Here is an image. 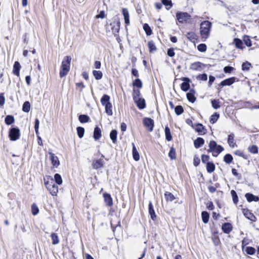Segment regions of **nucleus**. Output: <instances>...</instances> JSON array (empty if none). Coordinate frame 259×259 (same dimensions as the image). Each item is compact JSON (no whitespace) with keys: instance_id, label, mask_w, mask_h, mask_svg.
Wrapping results in <instances>:
<instances>
[{"instance_id":"f257e3e1","label":"nucleus","mask_w":259,"mask_h":259,"mask_svg":"<svg viewBox=\"0 0 259 259\" xmlns=\"http://www.w3.org/2000/svg\"><path fill=\"white\" fill-rule=\"evenodd\" d=\"M71 57L69 56L65 57L62 62L59 75L61 78L65 76L70 70Z\"/></svg>"},{"instance_id":"f03ea898","label":"nucleus","mask_w":259,"mask_h":259,"mask_svg":"<svg viewBox=\"0 0 259 259\" xmlns=\"http://www.w3.org/2000/svg\"><path fill=\"white\" fill-rule=\"evenodd\" d=\"M44 181L45 185L50 193L53 196H57L58 187L55 185L54 179L51 178L50 180L46 181V179L44 178Z\"/></svg>"},{"instance_id":"7ed1b4c3","label":"nucleus","mask_w":259,"mask_h":259,"mask_svg":"<svg viewBox=\"0 0 259 259\" xmlns=\"http://www.w3.org/2000/svg\"><path fill=\"white\" fill-rule=\"evenodd\" d=\"M211 26V22L208 21L201 22L200 29V34L203 38H207L208 37Z\"/></svg>"},{"instance_id":"20e7f679","label":"nucleus","mask_w":259,"mask_h":259,"mask_svg":"<svg viewBox=\"0 0 259 259\" xmlns=\"http://www.w3.org/2000/svg\"><path fill=\"white\" fill-rule=\"evenodd\" d=\"M224 150V148L217 144L214 141H211L209 144L208 152H212V156L214 157L218 155Z\"/></svg>"},{"instance_id":"39448f33","label":"nucleus","mask_w":259,"mask_h":259,"mask_svg":"<svg viewBox=\"0 0 259 259\" xmlns=\"http://www.w3.org/2000/svg\"><path fill=\"white\" fill-rule=\"evenodd\" d=\"M111 30L113 34L116 37H119V35L118 34L120 26V22L119 19L118 17H115L114 18V20L112 23H111Z\"/></svg>"},{"instance_id":"423d86ee","label":"nucleus","mask_w":259,"mask_h":259,"mask_svg":"<svg viewBox=\"0 0 259 259\" xmlns=\"http://www.w3.org/2000/svg\"><path fill=\"white\" fill-rule=\"evenodd\" d=\"M20 130L18 127L11 128L9 132V137L11 141H16L20 138Z\"/></svg>"},{"instance_id":"0eeeda50","label":"nucleus","mask_w":259,"mask_h":259,"mask_svg":"<svg viewBox=\"0 0 259 259\" xmlns=\"http://www.w3.org/2000/svg\"><path fill=\"white\" fill-rule=\"evenodd\" d=\"M176 17L179 22L183 23L190 19L191 16L187 12H178Z\"/></svg>"},{"instance_id":"6e6552de","label":"nucleus","mask_w":259,"mask_h":259,"mask_svg":"<svg viewBox=\"0 0 259 259\" xmlns=\"http://www.w3.org/2000/svg\"><path fill=\"white\" fill-rule=\"evenodd\" d=\"M143 124L147 127L150 132L153 130L154 122V120L150 118L146 117L143 119Z\"/></svg>"},{"instance_id":"1a4fd4ad","label":"nucleus","mask_w":259,"mask_h":259,"mask_svg":"<svg viewBox=\"0 0 259 259\" xmlns=\"http://www.w3.org/2000/svg\"><path fill=\"white\" fill-rule=\"evenodd\" d=\"M183 80L184 82L182 83L181 88L182 91L186 92L190 89L189 82L190 80L188 78L185 77Z\"/></svg>"},{"instance_id":"9d476101","label":"nucleus","mask_w":259,"mask_h":259,"mask_svg":"<svg viewBox=\"0 0 259 259\" xmlns=\"http://www.w3.org/2000/svg\"><path fill=\"white\" fill-rule=\"evenodd\" d=\"M49 154L50 155V159L51 160L52 165L55 167L59 166L60 162L57 156H56L54 153L51 152H49Z\"/></svg>"},{"instance_id":"9b49d317","label":"nucleus","mask_w":259,"mask_h":259,"mask_svg":"<svg viewBox=\"0 0 259 259\" xmlns=\"http://www.w3.org/2000/svg\"><path fill=\"white\" fill-rule=\"evenodd\" d=\"M232 225L229 223H225L222 226V229L226 234L230 233L232 230Z\"/></svg>"},{"instance_id":"f8f14e48","label":"nucleus","mask_w":259,"mask_h":259,"mask_svg":"<svg viewBox=\"0 0 259 259\" xmlns=\"http://www.w3.org/2000/svg\"><path fill=\"white\" fill-rule=\"evenodd\" d=\"M122 13L123 15L124 22L126 24V25H129L130 21V15L128 13V11L126 8H123L122 9Z\"/></svg>"},{"instance_id":"ddd939ff","label":"nucleus","mask_w":259,"mask_h":259,"mask_svg":"<svg viewBox=\"0 0 259 259\" xmlns=\"http://www.w3.org/2000/svg\"><path fill=\"white\" fill-rule=\"evenodd\" d=\"M134 101L136 103L137 107L140 109H143L146 107L145 101L144 99L139 98L136 100H134Z\"/></svg>"},{"instance_id":"4468645a","label":"nucleus","mask_w":259,"mask_h":259,"mask_svg":"<svg viewBox=\"0 0 259 259\" xmlns=\"http://www.w3.org/2000/svg\"><path fill=\"white\" fill-rule=\"evenodd\" d=\"M235 81V77H232L227 79H226L223 80L221 83L220 85L221 86H225V85H230L233 84Z\"/></svg>"},{"instance_id":"2eb2a0df","label":"nucleus","mask_w":259,"mask_h":259,"mask_svg":"<svg viewBox=\"0 0 259 259\" xmlns=\"http://www.w3.org/2000/svg\"><path fill=\"white\" fill-rule=\"evenodd\" d=\"M202 66H204L202 63L199 62H197L192 63L191 65L190 68L193 70L201 71L202 69Z\"/></svg>"},{"instance_id":"dca6fc26","label":"nucleus","mask_w":259,"mask_h":259,"mask_svg":"<svg viewBox=\"0 0 259 259\" xmlns=\"http://www.w3.org/2000/svg\"><path fill=\"white\" fill-rule=\"evenodd\" d=\"M245 196L248 202H257L259 201V197L258 196H255L251 193H247L245 195Z\"/></svg>"},{"instance_id":"f3484780","label":"nucleus","mask_w":259,"mask_h":259,"mask_svg":"<svg viewBox=\"0 0 259 259\" xmlns=\"http://www.w3.org/2000/svg\"><path fill=\"white\" fill-rule=\"evenodd\" d=\"M21 68V65L19 62L16 61L14 63V66H13V73L17 75V76H19L20 75V70Z\"/></svg>"},{"instance_id":"a211bd4d","label":"nucleus","mask_w":259,"mask_h":259,"mask_svg":"<svg viewBox=\"0 0 259 259\" xmlns=\"http://www.w3.org/2000/svg\"><path fill=\"white\" fill-rule=\"evenodd\" d=\"M104 163V161L103 159H100L97 160L93 161L92 163L93 167L94 169H98L103 166Z\"/></svg>"},{"instance_id":"6ab92c4d","label":"nucleus","mask_w":259,"mask_h":259,"mask_svg":"<svg viewBox=\"0 0 259 259\" xmlns=\"http://www.w3.org/2000/svg\"><path fill=\"white\" fill-rule=\"evenodd\" d=\"M103 196L105 202L107 205L109 206H111L113 205V201L112 198L111 197V195L109 194L105 193L104 194Z\"/></svg>"},{"instance_id":"aec40b11","label":"nucleus","mask_w":259,"mask_h":259,"mask_svg":"<svg viewBox=\"0 0 259 259\" xmlns=\"http://www.w3.org/2000/svg\"><path fill=\"white\" fill-rule=\"evenodd\" d=\"M94 138L95 140H99L101 137V130L98 126H96L94 131Z\"/></svg>"},{"instance_id":"412c9836","label":"nucleus","mask_w":259,"mask_h":259,"mask_svg":"<svg viewBox=\"0 0 259 259\" xmlns=\"http://www.w3.org/2000/svg\"><path fill=\"white\" fill-rule=\"evenodd\" d=\"M149 213L150 214L151 218L152 220H154L156 217L153 206L151 202H149L148 205Z\"/></svg>"},{"instance_id":"4be33fe9","label":"nucleus","mask_w":259,"mask_h":259,"mask_svg":"<svg viewBox=\"0 0 259 259\" xmlns=\"http://www.w3.org/2000/svg\"><path fill=\"white\" fill-rule=\"evenodd\" d=\"M204 143V140L203 138L198 137L194 141V144L196 148H199Z\"/></svg>"},{"instance_id":"5701e85b","label":"nucleus","mask_w":259,"mask_h":259,"mask_svg":"<svg viewBox=\"0 0 259 259\" xmlns=\"http://www.w3.org/2000/svg\"><path fill=\"white\" fill-rule=\"evenodd\" d=\"M132 153L134 159L135 161H138L140 159V155L134 143H133Z\"/></svg>"},{"instance_id":"b1692460","label":"nucleus","mask_w":259,"mask_h":259,"mask_svg":"<svg viewBox=\"0 0 259 259\" xmlns=\"http://www.w3.org/2000/svg\"><path fill=\"white\" fill-rule=\"evenodd\" d=\"M215 169V165L212 162H208L206 163V170L207 172L211 173Z\"/></svg>"},{"instance_id":"393cba45","label":"nucleus","mask_w":259,"mask_h":259,"mask_svg":"<svg viewBox=\"0 0 259 259\" xmlns=\"http://www.w3.org/2000/svg\"><path fill=\"white\" fill-rule=\"evenodd\" d=\"M101 103L103 106L110 103V97L107 95H104L101 99Z\"/></svg>"},{"instance_id":"a878e982","label":"nucleus","mask_w":259,"mask_h":259,"mask_svg":"<svg viewBox=\"0 0 259 259\" xmlns=\"http://www.w3.org/2000/svg\"><path fill=\"white\" fill-rule=\"evenodd\" d=\"M164 197L167 201H172L176 198L172 193L167 191L165 192Z\"/></svg>"},{"instance_id":"bb28decb","label":"nucleus","mask_w":259,"mask_h":259,"mask_svg":"<svg viewBox=\"0 0 259 259\" xmlns=\"http://www.w3.org/2000/svg\"><path fill=\"white\" fill-rule=\"evenodd\" d=\"M78 120L81 123H87L89 121L90 117L85 114H81L78 117Z\"/></svg>"},{"instance_id":"cd10ccee","label":"nucleus","mask_w":259,"mask_h":259,"mask_svg":"<svg viewBox=\"0 0 259 259\" xmlns=\"http://www.w3.org/2000/svg\"><path fill=\"white\" fill-rule=\"evenodd\" d=\"M234 42L235 44V46L238 49H243L244 48L242 41L238 38L234 39Z\"/></svg>"},{"instance_id":"c85d7f7f","label":"nucleus","mask_w":259,"mask_h":259,"mask_svg":"<svg viewBox=\"0 0 259 259\" xmlns=\"http://www.w3.org/2000/svg\"><path fill=\"white\" fill-rule=\"evenodd\" d=\"M201 217L203 222L205 224L207 223L209 218V213L206 211H203L201 213Z\"/></svg>"},{"instance_id":"c756f323","label":"nucleus","mask_w":259,"mask_h":259,"mask_svg":"<svg viewBox=\"0 0 259 259\" xmlns=\"http://www.w3.org/2000/svg\"><path fill=\"white\" fill-rule=\"evenodd\" d=\"M117 132L116 130H112L110 134V138L113 143H115L117 141Z\"/></svg>"},{"instance_id":"7c9ffc66","label":"nucleus","mask_w":259,"mask_h":259,"mask_svg":"<svg viewBox=\"0 0 259 259\" xmlns=\"http://www.w3.org/2000/svg\"><path fill=\"white\" fill-rule=\"evenodd\" d=\"M165 139L167 141H170L172 140L170 130L168 126L165 128Z\"/></svg>"},{"instance_id":"2f4dec72","label":"nucleus","mask_w":259,"mask_h":259,"mask_svg":"<svg viewBox=\"0 0 259 259\" xmlns=\"http://www.w3.org/2000/svg\"><path fill=\"white\" fill-rule=\"evenodd\" d=\"M148 45L150 53H154L156 51L157 48L153 41H149Z\"/></svg>"},{"instance_id":"473e14b6","label":"nucleus","mask_w":259,"mask_h":259,"mask_svg":"<svg viewBox=\"0 0 259 259\" xmlns=\"http://www.w3.org/2000/svg\"><path fill=\"white\" fill-rule=\"evenodd\" d=\"M51 237L52 240V244L53 245H56L59 243V239L56 233H52Z\"/></svg>"},{"instance_id":"72a5a7b5","label":"nucleus","mask_w":259,"mask_h":259,"mask_svg":"<svg viewBox=\"0 0 259 259\" xmlns=\"http://www.w3.org/2000/svg\"><path fill=\"white\" fill-rule=\"evenodd\" d=\"M234 135L231 134L228 136V143L230 147H234L235 144L234 142Z\"/></svg>"},{"instance_id":"f704fd0d","label":"nucleus","mask_w":259,"mask_h":259,"mask_svg":"<svg viewBox=\"0 0 259 259\" xmlns=\"http://www.w3.org/2000/svg\"><path fill=\"white\" fill-rule=\"evenodd\" d=\"M105 106V112L108 115H112L113 114L112 110V105L111 103L107 104Z\"/></svg>"},{"instance_id":"c9c22d12","label":"nucleus","mask_w":259,"mask_h":259,"mask_svg":"<svg viewBox=\"0 0 259 259\" xmlns=\"http://www.w3.org/2000/svg\"><path fill=\"white\" fill-rule=\"evenodd\" d=\"M168 156L171 160H174L176 158V150L174 147H171L168 153Z\"/></svg>"},{"instance_id":"e433bc0d","label":"nucleus","mask_w":259,"mask_h":259,"mask_svg":"<svg viewBox=\"0 0 259 259\" xmlns=\"http://www.w3.org/2000/svg\"><path fill=\"white\" fill-rule=\"evenodd\" d=\"M30 104L28 101H25L23 105L22 110L26 113L30 111Z\"/></svg>"},{"instance_id":"4c0bfd02","label":"nucleus","mask_w":259,"mask_h":259,"mask_svg":"<svg viewBox=\"0 0 259 259\" xmlns=\"http://www.w3.org/2000/svg\"><path fill=\"white\" fill-rule=\"evenodd\" d=\"M212 107L215 109H218L220 108V102L219 100L213 99L211 101Z\"/></svg>"},{"instance_id":"58836bf2","label":"nucleus","mask_w":259,"mask_h":259,"mask_svg":"<svg viewBox=\"0 0 259 259\" xmlns=\"http://www.w3.org/2000/svg\"><path fill=\"white\" fill-rule=\"evenodd\" d=\"M5 122L8 125H11L14 122L15 119L13 116L7 115L5 118Z\"/></svg>"},{"instance_id":"ea45409f","label":"nucleus","mask_w":259,"mask_h":259,"mask_svg":"<svg viewBox=\"0 0 259 259\" xmlns=\"http://www.w3.org/2000/svg\"><path fill=\"white\" fill-rule=\"evenodd\" d=\"M93 74L95 78L97 80L101 79L103 76L102 72L101 71L94 70Z\"/></svg>"},{"instance_id":"a19ab883","label":"nucleus","mask_w":259,"mask_h":259,"mask_svg":"<svg viewBox=\"0 0 259 259\" xmlns=\"http://www.w3.org/2000/svg\"><path fill=\"white\" fill-rule=\"evenodd\" d=\"M143 29H144V31H145V33H146V34L147 35H151V34H152V30H151L150 27L149 26V25L148 24L145 23V24H144V25H143Z\"/></svg>"},{"instance_id":"79ce46f5","label":"nucleus","mask_w":259,"mask_h":259,"mask_svg":"<svg viewBox=\"0 0 259 259\" xmlns=\"http://www.w3.org/2000/svg\"><path fill=\"white\" fill-rule=\"evenodd\" d=\"M187 98L188 101L191 103H194L196 100L194 94L190 91L189 93L187 94Z\"/></svg>"},{"instance_id":"37998d69","label":"nucleus","mask_w":259,"mask_h":259,"mask_svg":"<svg viewBox=\"0 0 259 259\" xmlns=\"http://www.w3.org/2000/svg\"><path fill=\"white\" fill-rule=\"evenodd\" d=\"M231 194L232 197V199H233V202L235 204H237L238 202V196H237V194L236 191L233 190H231Z\"/></svg>"},{"instance_id":"c03bdc74","label":"nucleus","mask_w":259,"mask_h":259,"mask_svg":"<svg viewBox=\"0 0 259 259\" xmlns=\"http://www.w3.org/2000/svg\"><path fill=\"white\" fill-rule=\"evenodd\" d=\"M233 159V156L230 154H226L224 157V161L228 164L231 163Z\"/></svg>"},{"instance_id":"a18cd8bd","label":"nucleus","mask_w":259,"mask_h":259,"mask_svg":"<svg viewBox=\"0 0 259 259\" xmlns=\"http://www.w3.org/2000/svg\"><path fill=\"white\" fill-rule=\"evenodd\" d=\"M219 114L217 113V112L214 113L213 114H212L210 118V122L212 124L214 123L217 122V121L218 120L219 118Z\"/></svg>"},{"instance_id":"49530a36","label":"nucleus","mask_w":259,"mask_h":259,"mask_svg":"<svg viewBox=\"0 0 259 259\" xmlns=\"http://www.w3.org/2000/svg\"><path fill=\"white\" fill-rule=\"evenodd\" d=\"M175 112L177 115H180L183 113L184 109L182 106L178 105L175 108Z\"/></svg>"},{"instance_id":"de8ad7c7","label":"nucleus","mask_w":259,"mask_h":259,"mask_svg":"<svg viewBox=\"0 0 259 259\" xmlns=\"http://www.w3.org/2000/svg\"><path fill=\"white\" fill-rule=\"evenodd\" d=\"M77 135L79 138H82L84 134V129L82 127H77L76 128Z\"/></svg>"},{"instance_id":"09e8293b","label":"nucleus","mask_w":259,"mask_h":259,"mask_svg":"<svg viewBox=\"0 0 259 259\" xmlns=\"http://www.w3.org/2000/svg\"><path fill=\"white\" fill-rule=\"evenodd\" d=\"M54 180L58 185H61L62 183V179L61 175L59 174H56L54 176Z\"/></svg>"},{"instance_id":"8fccbe9b","label":"nucleus","mask_w":259,"mask_h":259,"mask_svg":"<svg viewBox=\"0 0 259 259\" xmlns=\"http://www.w3.org/2000/svg\"><path fill=\"white\" fill-rule=\"evenodd\" d=\"M251 67V64L250 63L246 61L244 62L242 65V69L243 71H248L249 70L250 68Z\"/></svg>"},{"instance_id":"3c124183","label":"nucleus","mask_w":259,"mask_h":259,"mask_svg":"<svg viewBox=\"0 0 259 259\" xmlns=\"http://www.w3.org/2000/svg\"><path fill=\"white\" fill-rule=\"evenodd\" d=\"M140 91L139 90H136L135 89H134L133 90V97L134 100H136L140 98Z\"/></svg>"},{"instance_id":"603ef678","label":"nucleus","mask_w":259,"mask_h":259,"mask_svg":"<svg viewBox=\"0 0 259 259\" xmlns=\"http://www.w3.org/2000/svg\"><path fill=\"white\" fill-rule=\"evenodd\" d=\"M133 84L134 87H136L138 88H141L142 87V82L141 80L139 79H136L133 82Z\"/></svg>"},{"instance_id":"864d4df0","label":"nucleus","mask_w":259,"mask_h":259,"mask_svg":"<svg viewBox=\"0 0 259 259\" xmlns=\"http://www.w3.org/2000/svg\"><path fill=\"white\" fill-rule=\"evenodd\" d=\"M186 36L189 39L192 40L196 39V35L193 32H189L187 33Z\"/></svg>"},{"instance_id":"5fc2aeb1","label":"nucleus","mask_w":259,"mask_h":259,"mask_svg":"<svg viewBox=\"0 0 259 259\" xmlns=\"http://www.w3.org/2000/svg\"><path fill=\"white\" fill-rule=\"evenodd\" d=\"M206 45L204 44H200L197 46V49L201 52H204L206 50Z\"/></svg>"},{"instance_id":"6e6d98bb","label":"nucleus","mask_w":259,"mask_h":259,"mask_svg":"<svg viewBox=\"0 0 259 259\" xmlns=\"http://www.w3.org/2000/svg\"><path fill=\"white\" fill-rule=\"evenodd\" d=\"M246 252L249 255H253L255 252V249L252 247H247L246 248Z\"/></svg>"},{"instance_id":"4d7b16f0","label":"nucleus","mask_w":259,"mask_h":259,"mask_svg":"<svg viewBox=\"0 0 259 259\" xmlns=\"http://www.w3.org/2000/svg\"><path fill=\"white\" fill-rule=\"evenodd\" d=\"M243 41L247 47H250L251 46V41L248 36L245 35L243 37Z\"/></svg>"},{"instance_id":"13d9d810","label":"nucleus","mask_w":259,"mask_h":259,"mask_svg":"<svg viewBox=\"0 0 259 259\" xmlns=\"http://www.w3.org/2000/svg\"><path fill=\"white\" fill-rule=\"evenodd\" d=\"M32 213L33 215H36L38 212L39 209L35 204H33L31 206Z\"/></svg>"},{"instance_id":"bf43d9fd","label":"nucleus","mask_w":259,"mask_h":259,"mask_svg":"<svg viewBox=\"0 0 259 259\" xmlns=\"http://www.w3.org/2000/svg\"><path fill=\"white\" fill-rule=\"evenodd\" d=\"M249 151L253 154H256L258 152V148L257 146L255 145H252L249 147L248 148Z\"/></svg>"},{"instance_id":"052dcab7","label":"nucleus","mask_w":259,"mask_h":259,"mask_svg":"<svg viewBox=\"0 0 259 259\" xmlns=\"http://www.w3.org/2000/svg\"><path fill=\"white\" fill-rule=\"evenodd\" d=\"M39 125V121L38 118H36L35 120L34 130L36 135L38 134Z\"/></svg>"},{"instance_id":"680f3d73","label":"nucleus","mask_w":259,"mask_h":259,"mask_svg":"<svg viewBox=\"0 0 259 259\" xmlns=\"http://www.w3.org/2000/svg\"><path fill=\"white\" fill-rule=\"evenodd\" d=\"M162 3L166 7L169 6V8H167L168 9L170 8L172 6V2L170 0H162Z\"/></svg>"},{"instance_id":"e2e57ef3","label":"nucleus","mask_w":259,"mask_h":259,"mask_svg":"<svg viewBox=\"0 0 259 259\" xmlns=\"http://www.w3.org/2000/svg\"><path fill=\"white\" fill-rule=\"evenodd\" d=\"M209 157L208 155L203 154L201 156V160L203 163H207L209 161Z\"/></svg>"},{"instance_id":"0e129e2a","label":"nucleus","mask_w":259,"mask_h":259,"mask_svg":"<svg viewBox=\"0 0 259 259\" xmlns=\"http://www.w3.org/2000/svg\"><path fill=\"white\" fill-rule=\"evenodd\" d=\"M204 128L203 125L201 123H198L196 125L195 130L198 133H201Z\"/></svg>"},{"instance_id":"69168bd1","label":"nucleus","mask_w":259,"mask_h":259,"mask_svg":"<svg viewBox=\"0 0 259 259\" xmlns=\"http://www.w3.org/2000/svg\"><path fill=\"white\" fill-rule=\"evenodd\" d=\"M234 70V68L231 67V66H225L224 68V71L226 73H231L233 70Z\"/></svg>"},{"instance_id":"338daca9","label":"nucleus","mask_w":259,"mask_h":259,"mask_svg":"<svg viewBox=\"0 0 259 259\" xmlns=\"http://www.w3.org/2000/svg\"><path fill=\"white\" fill-rule=\"evenodd\" d=\"M200 162V160L198 157L195 156L194 157L193 164L194 166H197L199 164Z\"/></svg>"},{"instance_id":"774afa93","label":"nucleus","mask_w":259,"mask_h":259,"mask_svg":"<svg viewBox=\"0 0 259 259\" xmlns=\"http://www.w3.org/2000/svg\"><path fill=\"white\" fill-rule=\"evenodd\" d=\"M197 78L203 81H206L207 79V75L206 74L204 73L201 75L198 76Z\"/></svg>"}]
</instances>
